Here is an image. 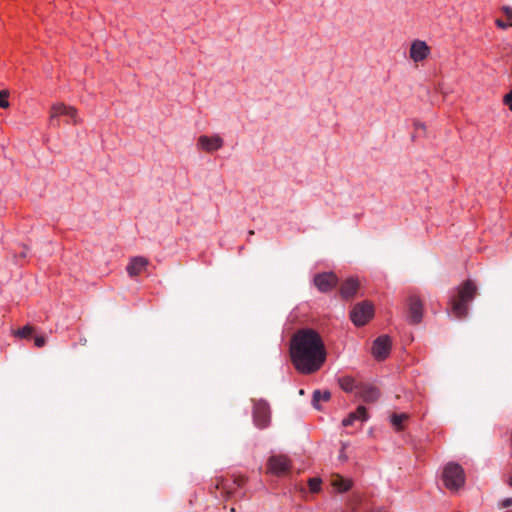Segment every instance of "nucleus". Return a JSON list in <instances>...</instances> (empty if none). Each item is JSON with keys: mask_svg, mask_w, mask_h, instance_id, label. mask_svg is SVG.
I'll return each mask as SVG.
<instances>
[{"mask_svg": "<svg viewBox=\"0 0 512 512\" xmlns=\"http://www.w3.org/2000/svg\"><path fill=\"white\" fill-rule=\"evenodd\" d=\"M290 352H325L321 336L313 329H300L292 337Z\"/></svg>", "mask_w": 512, "mask_h": 512, "instance_id": "f257e3e1", "label": "nucleus"}, {"mask_svg": "<svg viewBox=\"0 0 512 512\" xmlns=\"http://www.w3.org/2000/svg\"><path fill=\"white\" fill-rule=\"evenodd\" d=\"M477 293L476 284L472 280H466L460 284L451 297L450 306L456 318H464L468 312V303L471 302Z\"/></svg>", "mask_w": 512, "mask_h": 512, "instance_id": "f03ea898", "label": "nucleus"}, {"mask_svg": "<svg viewBox=\"0 0 512 512\" xmlns=\"http://www.w3.org/2000/svg\"><path fill=\"white\" fill-rule=\"evenodd\" d=\"M326 354H290L295 369L303 374L317 371L325 362Z\"/></svg>", "mask_w": 512, "mask_h": 512, "instance_id": "7ed1b4c3", "label": "nucleus"}, {"mask_svg": "<svg viewBox=\"0 0 512 512\" xmlns=\"http://www.w3.org/2000/svg\"><path fill=\"white\" fill-rule=\"evenodd\" d=\"M60 118H64L66 124L77 125L81 122L77 108L63 102L53 103L49 110V121L51 124L56 121V125L59 126Z\"/></svg>", "mask_w": 512, "mask_h": 512, "instance_id": "20e7f679", "label": "nucleus"}, {"mask_svg": "<svg viewBox=\"0 0 512 512\" xmlns=\"http://www.w3.org/2000/svg\"><path fill=\"white\" fill-rule=\"evenodd\" d=\"M442 479L448 490L456 492L465 484V472L459 464L450 462L443 468Z\"/></svg>", "mask_w": 512, "mask_h": 512, "instance_id": "39448f33", "label": "nucleus"}, {"mask_svg": "<svg viewBox=\"0 0 512 512\" xmlns=\"http://www.w3.org/2000/svg\"><path fill=\"white\" fill-rule=\"evenodd\" d=\"M374 306L368 301L356 304L351 312L350 318L356 326H363L373 317Z\"/></svg>", "mask_w": 512, "mask_h": 512, "instance_id": "423d86ee", "label": "nucleus"}, {"mask_svg": "<svg viewBox=\"0 0 512 512\" xmlns=\"http://www.w3.org/2000/svg\"><path fill=\"white\" fill-rule=\"evenodd\" d=\"M268 472L276 476H284L289 473L291 469V462L287 456L272 455L267 462Z\"/></svg>", "mask_w": 512, "mask_h": 512, "instance_id": "0eeeda50", "label": "nucleus"}, {"mask_svg": "<svg viewBox=\"0 0 512 512\" xmlns=\"http://www.w3.org/2000/svg\"><path fill=\"white\" fill-rule=\"evenodd\" d=\"M270 407L264 400L254 402L253 420L258 428H265L270 423Z\"/></svg>", "mask_w": 512, "mask_h": 512, "instance_id": "6e6552de", "label": "nucleus"}, {"mask_svg": "<svg viewBox=\"0 0 512 512\" xmlns=\"http://www.w3.org/2000/svg\"><path fill=\"white\" fill-rule=\"evenodd\" d=\"M338 283L337 276L332 272H324L315 275L314 284L321 292L331 291Z\"/></svg>", "mask_w": 512, "mask_h": 512, "instance_id": "1a4fd4ad", "label": "nucleus"}, {"mask_svg": "<svg viewBox=\"0 0 512 512\" xmlns=\"http://www.w3.org/2000/svg\"><path fill=\"white\" fill-rule=\"evenodd\" d=\"M409 317L412 323H419L423 315V304L419 297L411 296L408 299Z\"/></svg>", "mask_w": 512, "mask_h": 512, "instance_id": "9d476101", "label": "nucleus"}, {"mask_svg": "<svg viewBox=\"0 0 512 512\" xmlns=\"http://www.w3.org/2000/svg\"><path fill=\"white\" fill-rule=\"evenodd\" d=\"M358 395L359 397L366 403H374L380 397L379 389L370 384H361L358 387Z\"/></svg>", "mask_w": 512, "mask_h": 512, "instance_id": "9b49d317", "label": "nucleus"}, {"mask_svg": "<svg viewBox=\"0 0 512 512\" xmlns=\"http://www.w3.org/2000/svg\"><path fill=\"white\" fill-rule=\"evenodd\" d=\"M148 266V260L144 257H134L127 266V272L131 277H135L143 273Z\"/></svg>", "mask_w": 512, "mask_h": 512, "instance_id": "f8f14e48", "label": "nucleus"}, {"mask_svg": "<svg viewBox=\"0 0 512 512\" xmlns=\"http://www.w3.org/2000/svg\"><path fill=\"white\" fill-rule=\"evenodd\" d=\"M429 54V47L423 41H415L411 45L410 57L415 61L419 62L424 60Z\"/></svg>", "mask_w": 512, "mask_h": 512, "instance_id": "ddd939ff", "label": "nucleus"}, {"mask_svg": "<svg viewBox=\"0 0 512 512\" xmlns=\"http://www.w3.org/2000/svg\"><path fill=\"white\" fill-rule=\"evenodd\" d=\"M360 287L359 281L355 278L346 279L340 287V294L342 298L349 299L356 295Z\"/></svg>", "mask_w": 512, "mask_h": 512, "instance_id": "4468645a", "label": "nucleus"}, {"mask_svg": "<svg viewBox=\"0 0 512 512\" xmlns=\"http://www.w3.org/2000/svg\"><path fill=\"white\" fill-rule=\"evenodd\" d=\"M198 146L204 151L211 152L222 146V139L219 136H201L198 139Z\"/></svg>", "mask_w": 512, "mask_h": 512, "instance_id": "2eb2a0df", "label": "nucleus"}, {"mask_svg": "<svg viewBox=\"0 0 512 512\" xmlns=\"http://www.w3.org/2000/svg\"><path fill=\"white\" fill-rule=\"evenodd\" d=\"M501 17L495 20L497 27L507 29L512 27V8L510 6H503L500 9Z\"/></svg>", "mask_w": 512, "mask_h": 512, "instance_id": "dca6fc26", "label": "nucleus"}, {"mask_svg": "<svg viewBox=\"0 0 512 512\" xmlns=\"http://www.w3.org/2000/svg\"><path fill=\"white\" fill-rule=\"evenodd\" d=\"M368 418L367 410L364 406H359L355 412L350 413L345 419H343V426H351L354 421L361 420L365 421Z\"/></svg>", "mask_w": 512, "mask_h": 512, "instance_id": "f3484780", "label": "nucleus"}, {"mask_svg": "<svg viewBox=\"0 0 512 512\" xmlns=\"http://www.w3.org/2000/svg\"><path fill=\"white\" fill-rule=\"evenodd\" d=\"M331 485L338 492L348 491L352 486V481L349 479H344L339 474H332L330 479Z\"/></svg>", "mask_w": 512, "mask_h": 512, "instance_id": "a211bd4d", "label": "nucleus"}, {"mask_svg": "<svg viewBox=\"0 0 512 512\" xmlns=\"http://www.w3.org/2000/svg\"><path fill=\"white\" fill-rule=\"evenodd\" d=\"M391 345L392 342L388 336H379L373 343L372 352H389Z\"/></svg>", "mask_w": 512, "mask_h": 512, "instance_id": "6ab92c4d", "label": "nucleus"}, {"mask_svg": "<svg viewBox=\"0 0 512 512\" xmlns=\"http://www.w3.org/2000/svg\"><path fill=\"white\" fill-rule=\"evenodd\" d=\"M331 398V393L328 390L320 391L315 390L312 396V405L316 409H320V401H328Z\"/></svg>", "mask_w": 512, "mask_h": 512, "instance_id": "aec40b11", "label": "nucleus"}, {"mask_svg": "<svg viewBox=\"0 0 512 512\" xmlns=\"http://www.w3.org/2000/svg\"><path fill=\"white\" fill-rule=\"evenodd\" d=\"M34 333V328L30 325H26L17 330H13L12 334L14 337L19 339H29Z\"/></svg>", "mask_w": 512, "mask_h": 512, "instance_id": "412c9836", "label": "nucleus"}, {"mask_svg": "<svg viewBox=\"0 0 512 512\" xmlns=\"http://www.w3.org/2000/svg\"><path fill=\"white\" fill-rule=\"evenodd\" d=\"M339 385L345 392H351L354 388L359 387L355 384V379L350 376H344L339 379Z\"/></svg>", "mask_w": 512, "mask_h": 512, "instance_id": "4be33fe9", "label": "nucleus"}, {"mask_svg": "<svg viewBox=\"0 0 512 512\" xmlns=\"http://www.w3.org/2000/svg\"><path fill=\"white\" fill-rule=\"evenodd\" d=\"M408 419V415L406 413L401 414H393L391 416V423L397 429L401 430L403 428L404 422Z\"/></svg>", "mask_w": 512, "mask_h": 512, "instance_id": "5701e85b", "label": "nucleus"}, {"mask_svg": "<svg viewBox=\"0 0 512 512\" xmlns=\"http://www.w3.org/2000/svg\"><path fill=\"white\" fill-rule=\"evenodd\" d=\"M9 91L8 90H0V107L3 109H7L10 106L9 102Z\"/></svg>", "mask_w": 512, "mask_h": 512, "instance_id": "b1692460", "label": "nucleus"}, {"mask_svg": "<svg viewBox=\"0 0 512 512\" xmlns=\"http://www.w3.org/2000/svg\"><path fill=\"white\" fill-rule=\"evenodd\" d=\"M321 483L320 478H310L308 481L309 488L312 492H318L321 488Z\"/></svg>", "mask_w": 512, "mask_h": 512, "instance_id": "393cba45", "label": "nucleus"}, {"mask_svg": "<svg viewBox=\"0 0 512 512\" xmlns=\"http://www.w3.org/2000/svg\"><path fill=\"white\" fill-rule=\"evenodd\" d=\"M503 102L512 111V90L504 96Z\"/></svg>", "mask_w": 512, "mask_h": 512, "instance_id": "a878e982", "label": "nucleus"}, {"mask_svg": "<svg viewBox=\"0 0 512 512\" xmlns=\"http://www.w3.org/2000/svg\"><path fill=\"white\" fill-rule=\"evenodd\" d=\"M34 343L36 347L41 348L45 344V338L43 336H36L34 338Z\"/></svg>", "mask_w": 512, "mask_h": 512, "instance_id": "bb28decb", "label": "nucleus"}, {"mask_svg": "<svg viewBox=\"0 0 512 512\" xmlns=\"http://www.w3.org/2000/svg\"><path fill=\"white\" fill-rule=\"evenodd\" d=\"M512 506V498H505L502 502H501V507L502 508H507V507H510Z\"/></svg>", "mask_w": 512, "mask_h": 512, "instance_id": "cd10ccee", "label": "nucleus"}, {"mask_svg": "<svg viewBox=\"0 0 512 512\" xmlns=\"http://www.w3.org/2000/svg\"><path fill=\"white\" fill-rule=\"evenodd\" d=\"M233 482H234L235 485L240 487V486H242L245 483V478L242 477V476L236 477Z\"/></svg>", "mask_w": 512, "mask_h": 512, "instance_id": "c85d7f7f", "label": "nucleus"}, {"mask_svg": "<svg viewBox=\"0 0 512 512\" xmlns=\"http://www.w3.org/2000/svg\"><path fill=\"white\" fill-rule=\"evenodd\" d=\"M220 486H221L223 489H225V490H226V492H227L228 494H231V493H232L231 489H230L229 487H227V486L224 484V482H223V481H221V483L217 484L216 488H220Z\"/></svg>", "mask_w": 512, "mask_h": 512, "instance_id": "c756f323", "label": "nucleus"}, {"mask_svg": "<svg viewBox=\"0 0 512 512\" xmlns=\"http://www.w3.org/2000/svg\"><path fill=\"white\" fill-rule=\"evenodd\" d=\"M344 450H345L344 447H342V449L340 450L339 459L341 461H346V459H347V455L345 454Z\"/></svg>", "mask_w": 512, "mask_h": 512, "instance_id": "7c9ffc66", "label": "nucleus"}, {"mask_svg": "<svg viewBox=\"0 0 512 512\" xmlns=\"http://www.w3.org/2000/svg\"><path fill=\"white\" fill-rule=\"evenodd\" d=\"M375 355H376V359H377L378 361H384V360L386 359V356H387L388 354H382V353H379V354H375Z\"/></svg>", "mask_w": 512, "mask_h": 512, "instance_id": "2f4dec72", "label": "nucleus"}, {"mask_svg": "<svg viewBox=\"0 0 512 512\" xmlns=\"http://www.w3.org/2000/svg\"><path fill=\"white\" fill-rule=\"evenodd\" d=\"M508 485L512 488V476L508 480Z\"/></svg>", "mask_w": 512, "mask_h": 512, "instance_id": "473e14b6", "label": "nucleus"}]
</instances>
